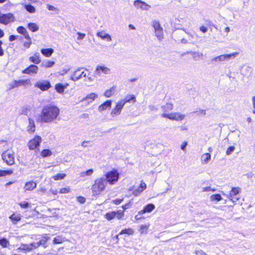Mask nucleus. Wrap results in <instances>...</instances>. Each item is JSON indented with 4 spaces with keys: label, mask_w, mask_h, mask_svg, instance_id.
Listing matches in <instances>:
<instances>
[{
    "label": "nucleus",
    "mask_w": 255,
    "mask_h": 255,
    "mask_svg": "<svg viewBox=\"0 0 255 255\" xmlns=\"http://www.w3.org/2000/svg\"><path fill=\"white\" fill-rule=\"evenodd\" d=\"M107 183L104 177L96 178L91 186L92 195L98 196L102 194L106 190Z\"/></svg>",
    "instance_id": "3"
},
{
    "label": "nucleus",
    "mask_w": 255,
    "mask_h": 255,
    "mask_svg": "<svg viewBox=\"0 0 255 255\" xmlns=\"http://www.w3.org/2000/svg\"><path fill=\"white\" fill-rule=\"evenodd\" d=\"M125 105L127 103L130 102H135L136 98L134 95H127L124 99L120 100Z\"/></svg>",
    "instance_id": "27"
},
{
    "label": "nucleus",
    "mask_w": 255,
    "mask_h": 255,
    "mask_svg": "<svg viewBox=\"0 0 255 255\" xmlns=\"http://www.w3.org/2000/svg\"><path fill=\"white\" fill-rule=\"evenodd\" d=\"M42 140V137L40 135H35L27 143L29 149L31 150L38 148Z\"/></svg>",
    "instance_id": "6"
},
{
    "label": "nucleus",
    "mask_w": 255,
    "mask_h": 255,
    "mask_svg": "<svg viewBox=\"0 0 255 255\" xmlns=\"http://www.w3.org/2000/svg\"><path fill=\"white\" fill-rule=\"evenodd\" d=\"M253 106L254 110L253 111V114H255V96L252 98Z\"/></svg>",
    "instance_id": "62"
},
{
    "label": "nucleus",
    "mask_w": 255,
    "mask_h": 255,
    "mask_svg": "<svg viewBox=\"0 0 255 255\" xmlns=\"http://www.w3.org/2000/svg\"><path fill=\"white\" fill-rule=\"evenodd\" d=\"M211 200L212 201H220L222 199V198L220 194H215L211 196L210 197Z\"/></svg>",
    "instance_id": "42"
},
{
    "label": "nucleus",
    "mask_w": 255,
    "mask_h": 255,
    "mask_svg": "<svg viewBox=\"0 0 255 255\" xmlns=\"http://www.w3.org/2000/svg\"><path fill=\"white\" fill-rule=\"evenodd\" d=\"M66 174L64 173H59L52 177V179L55 181L62 180L65 178Z\"/></svg>",
    "instance_id": "34"
},
{
    "label": "nucleus",
    "mask_w": 255,
    "mask_h": 255,
    "mask_svg": "<svg viewBox=\"0 0 255 255\" xmlns=\"http://www.w3.org/2000/svg\"><path fill=\"white\" fill-rule=\"evenodd\" d=\"M46 7L49 10H50V11H52V10H57V8L55 7L54 6L52 5H50L49 4H47L46 5Z\"/></svg>",
    "instance_id": "58"
},
{
    "label": "nucleus",
    "mask_w": 255,
    "mask_h": 255,
    "mask_svg": "<svg viewBox=\"0 0 255 255\" xmlns=\"http://www.w3.org/2000/svg\"><path fill=\"white\" fill-rule=\"evenodd\" d=\"M116 90V86H113L110 89L105 91L104 95L107 98H110L115 93Z\"/></svg>",
    "instance_id": "30"
},
{
    "label": "nucleus",
    "mask_w": 255,
    "mask_h": 255,
    "mask_svg": "<svg viewBox=\"0 0 255 255\" xmlns=\"http://www.w3.org/2000/svg\"><path fill=\"white\" fill-rule=\"evenodd\" d=\"M28 28L32 32H35L38 30V26L34 23H29L28 24Z\"/></svg>",
    "instance_id": "39"
},
{
    "label": "nucleus",
    "mask_w": 255,
    "mask_h": 255,
    "mask_svg": "<svg viewBox=\"0 0 255 255\" xmlns=\"http://www.w3.org/2000/svg\"><path fill=\"white\" fill-rule=\"evenodd\" d=\"M19 205L22 208H28L30 206V204L26 201L20 202Z\"/></svg>",
    "instance_id": "50"
},
{
    "label": "nucleus",
    "mask_w": 255,
    "mask_h": 255,
    "mask_svg": "<svg viewBox=\"0 0 255 255\" xmlns=\"http://www.w3.org/2000/svg\"><path fill=\"white\" fill-rule=\"evenodd\" d=\"M35 131V125L33 120L29 119V124L27 127V131L33 134Z\"/></svg>",
    "instance_id": "28"
},
{
    "label": "nucleus",
    "mask_w": 255,
    "mask_h": 255,
    "mask_svg": "<svg viewBox=\"0 0 255 255\" xmlns=\"http://www.w3.org/2000/svg\"><path fill=\"white\" fill-rule=\"evenodd\" d=\"M124 199V198H121V199H115V200H113L112 202V203H113L114 204H115L116 205H119L122 202H123Z\"/></svg>",
    "instance_id": "52"
},
{
    "label": "nucleus",
    "mask_w": 255,
    "mask_h": 255,
    "mask_svg": "<svg viewBox=\"0 0 255 255\" xmlns=\"http://www.w3.org/2000/svg\"><path fill=\"white\" fill-rule=\"evenodd\" d=\"M10 219L13 221V223L15 224V222L16 221V215L13 214L10 217Z\"/></svg>",
    "instance_id": "63"
},
{
    "label": "nucleus",
    "mask_w": 255,
    "mask_h": 255,
    "mask_svg": "<svg viewBox=\"0 0 255 255\" xmlns=\"http://www.w3.org/2000/svg\"><path fill=\"white\" fill-rule=\"evenodd\" d=\"M132 204V202L131 200L128 201V202L122 206V208L123 209L122 211H124V213L125 214V211L127 209L130 208Z\"/></svg>",
    "instance_id": "44"
},
{
    "label": "nucleus",
    "mask_w": 255,
    "mask_h": 255,
    "mask_svg": "<svg viewBox=\"0 0 255 255\" xmlns=\"http://www.w3.org/2000/svg\"><path fill=\"white\" fill-rule=\"evenodd\" d=\"M67 241V240L62 236H57L53 238L52 243L54 245L61 244Z\"/></svg>",
    "instance_id": "26"
},
{
    "label": "nucleus",
    "mask_w": 255,
    "mask_h": 255,
    "mask_svg": "<svg viewBox=\"0 0 255 255\" xmlns=\"http://www.w3.org/2000/svg\"><path fill=\"white\" fill-rule=\"evenodd\" d=\"M31 85V82L29 79L19 80L17 81V87L23 86L26 87Z\"/></svg>",
    "instance_id": "31"
},
{
    "label": "nucleus",
    "mask_w": 255,
    "mask_h": 255,
    "mask_svg": "<svg viewBox=\"0 0 255 255\" xmlns=\"http://www.w3.org/2000/svg\"><path fill=\"white\" fill-rule=\"evenodd\" d=\"M16 85V80H14L12 83L11 84H9L8 87V90H10V89H11L13 88H14V87Z\"/></svg>",
    "instance_id": "59"
},
{
    "label": "nucleus",
    "mask_w": 255,
    "mask_h": 255,
    "mask_svg": "<svg viewBox=\"0 0 255 255\" xmlns=\"http://www.w3.org/2000/svg\"><path fill=\"white\" fill-rule=\"evenodd\" d=\"M8 244V241L5 238L0 239V245L3 247H6Z\"/></svg>",
    "instance_id": "53"
},
{
    "label": "nucleus",
    "mask_w": 255,
    "mask_h": 255,
    "mask_svg": "<svg viewBox=\"0 0 255 255\" xmlns=\"http://www.w3.org/2000/svg\"><path fill=\"white\" fill-rule=\"evenodd\" d=\"M214 60H216V61H217V60H219V61H224V60H225V57L224 54L221 55H219V56H218L214 58Z\"/></svg>",
    "instance_id": "55"
},
{
    "label": "nucleus",
    "mask_w": 255,
    "mask_h": 255,
    "mask_svg": "<svg viewBox=\"0 0 255 255\" xmlns=\"http://www.w3.org/2000/svg\"><path fill=\"white\" fill-rule=\"evenodd\" d=\"M124 211L121 210L110 211L104 215V218L108 221H111L115 218L121 220L124 219Z\"/></svg>",
    "instance_id": "5"
},
{
    "label": "nucleus",
    "mask_w": 255,
    "mask_h": 255,
    "mask_svg": "<svg viewBox=\"0 0 255 255\" xmlns=\"http://www.w3.org/2000/svg\"><path fill=\"white\" fill-rule=\"evenodd\" d=\"M49 236L47 234H43L41 235V238L37 242L39 247L42 246L44 249L48 247V242L50 240Z\"/></svg>",
    "instance_id": "14"
},
{
    "label": "nucleus",
    "mask_w": 255,
    "mask_h": 255,
    "mask_svg": "<svg viewBox=\"0 0 255 255\" xmlns=\"http://www.w3.org/2000/svg\"><path fill=\"white\" fill-rule=\"evenodd\" d=\"M19 250L24 251L25 252H30L29 244H21L18 248Z\"/></svg>",
    "instance_id": "43"
},
{
    "label": "nucleus",
    "mask_w": 255,
    "mask_h": 255,
    "mask_svg": "<svg viewBox=\"0 0 255 255\" xmlns=\"http://www.w3.org/2000/svg\"><path fill=\"white\" fill-rule=\"evenodd\" d=\"M2 159L8 165L13 164L14 163V157L13 153L10 151H7L2 154Z\"/></svg>",
    "instance_id": "10"
},
{
    "label": "nucleus",
    "mask_w": 255,
    "mask_h": 255,
    "mask_svg": "<svg viewBox=\"0 0 255 255\" xmlns=\"http://www.w3.org/2000/svg\"><path fill=\"white\" fill-rule=\"evenodd\" d=\"M155 209V206L153 204H148L145 205L143 208L139 211L137 214L135 216V219L136 220H139L143 218L141 216L145 213H148L151 212Z\"/></svg>",
    "instance_id": "7"
},
{
    "label": "nucleus",
    "mask_w": 255,
    "mask_h": 255,
    "mask_svg": "<svg viewBox=\"0 0 255 255\" xmlns=\"http://www.w3.org/2000/svg\"><path fill=\"white\" fill-rule=\"evenodd\" d=\"M148 226L147 225H141L140 227V231L141 233H143L144 231L146 232L148 229Z\"/></svg>",
    "instance_id": "56"
},
{
    "label": "nucleus",
    "mask_w": 255,
    "mask_h": 255,
    "mask_svg": "<svg viewBox=\"0 0 255 255\" xmlns=\"http://www.w3.org/2000/svg\"><path fill=\"white\" fill-rule=\"evenodd\" d=\"M55 64V62L52 60H48L45 63H42L41 66L42 67L48 68L52 67Z\"/></svg>",
    "instance_id": "38"
},
{
    "label": "nucleus",
    "mask_w": 255,
    "mask_h": 255,
    "mask_svg": "<svg viewBox=\"0 0 255 255\" xmlns=\"http://www.w3.org/2000/svg\"><path fill=\"white\" fill-rule=\"evenodd\" d=\"M152 26L154 28L156 37L159 39H162L163 36V28L161 26L159 22L157 21H154L152 23Z\"/></svg>",
    "instance_id": "9"
},
{
    "label": "nucleus",
    "mask_w": 255,
    "mask_h": 255,
    "mask_svg": "<svg viewBox=\"0 0 255 255\" xmlns=\"http://www.w3.org/2000/svg\"><path fill=\"white\" fill-rule=\"evenodd\" d=\"M86 74L82 69H78L75 70L71 75V79L74 81H77L83 77H86Z\"/></svg>",
    "instance_id": "13"
},
{
    "label": "nucleus",
    "mask_w": 255,
    "mask_h": 255,
    "mask_svg": "<svg viewBox=\"0 0 255 255\" xmlns=\"http://www.w3.org/2000/svg\"><path fill=\"white\" fill-rule=\"evenodd\" d=\"M112 101L110 100H107L104 102L102 104L100 105L98 107V111L99 112H102L106 110L108 108H110L111 107Z\"/></svg>",
    "instance_id": "22"
},
{
    "label": "nucleus",
    "mask_w": 255,
    "mask_h": 255,
    "mask_svg": "<svg viewBox=\"0 0 255 255\" xmlns=\"http://www.w3.org/2000/svg\"><path fill=\"white\" fill-rule=\"evenodd\" d=\"M24 8L29 13H34L35 12V7L30 4H25L24 5Z\"/></svg>",
    "instance_id": "41"
},
{
    "label": "nucleus",
    "mask_w": 255,
    "mask_h": 255,
    "mask_svg": "<svg viewBox=\"0 0 255 255\" xmlns=\"http://www.w3.org/2000/svg\"><path fill=\"white\" fill-rule=\"evenodd\" d=\"M110 72V69L105 66L98 65L96 68L95 74L101 76L102 74H108Z\"/></svg>",
    "instance_id": "15"
},
{
    "label": "nucleus",
    "mask_w": 255,
    "mask_h": 255,
    "mask_svg": "<svg viewBox=\"0 0 255 255\" xmlns=\"http://www.w3.org/2000/svg\"><path fill=\"white\" fill-rule=\"evenodd\" d=\"M200 30L203 33H206L207 30H208V29L207 28L204 26V25H202L200 27Z\"/></svg>",
    "instance_id": "60"
},
{
    "label": "nucleus",
    "mask_w": 255,
    "mask_h": 255,
    "mask_svg": "<svg viewBox=\"0 0 255 255\" xmlns=\"http://www.w3.org/2000/svg\"><path fill=\"white\" fill-rule=\"evenodd\" d=\"M78 35L77 39L78 40H82L86 36V34L84 33H81L80 32H78L77 33Z\"/></svg>",
    "instance_id": "54"
},
{
    "label": "nucleus",
    "mask_w": 255,
    "mask_h": 255,
    "mask_svg": "<svg viewBox=\"0 0 255 255\" xmlns=\"http://www.w3.org/2000/svg\"><path fill=\"white\" fill-rule=\"evenodd\" d=\"M17 39H18L19 41L23 44L25 48H29L31 44V38L29 35L26 36H17Z\"/></svg>",
    "instance_id": "12"
},
{
    "label": "nucleus",
    "mask_w": 255,
    "mask_h": 255,
    "mask_svg": "<svg viewBox=\"0 0 255 255\" xmlns=\"http://www.w3.org/2000/svg\"><path fill=\"white\" fill-rule=\"evenodd\" d=\"M38 66L32 64L24 69L22 72L23 73L27 74H36L38 72Z\"/></svg>",
    "instance_id": "17"
},
{
    "label": "nucleus",
    "mask_w": 255,
    "mask_h": 255,
    "mask_svg": "<svg viewBox=\"0 0 255 255\" xmlns=\"http://www.w3.org/2000/svg\"><path fill=\"white\" fill-rule=\"evenodd\" d=\"M69 86V84L65 83L63 84L62 83H57L55 85V89L57 92L60 94L64 93L65 89Z\"/></svg>",
    "instance_id": "21"
},
{
    "label": "nucleus",
    "mask_w": 255,
    "mask_h": 255,
    "mask_svg": "<svg viewBox=\"0 0 255 255\" xmlns=\"http://www.w3.org/2000/svg\"><path fill=\"white\" fill-rule=\"evenodd\" d=\"M211 159V154L207 152L204 153L201 156V161L203 163H207Z\"/></svg>",
    "instance_id": "33"
},
{
    "label": "nucleus",
    "mask_w": 255,
    "mask_h": 255,
    "mask_svg": "<svg viewBox=\"0 0 255 255\" xmlns=\"http://www.w3.org/2000/svg\"><path fill=\"white\" fill-rule=\"evenodd\" d=\"M105 177L107 183L112 185L118 182L120 178V173L117 169L113 168L106 173Z\"/></svg>",
    "instance_id": "4"
},
{
    "label": "nucleus",
    "mask_w": 255,
    "mask_h": 255,
    "mask_svg": "<svg viewBox=\"0 0 255 255\" xmlns=\"http://www.w3.org/2000/svg\"><path fill=\"white\" fill-rule=\"evenodd\" d=\"M240 192L241 188L240 187H232L228 196L229 199L233 202L238 201L239 200V198L237 197V196Z\"/></svg>",
    "instance_id": "8"
},
{
    "label": "nucleus",
    "mask_w": 255,
    "mask_h": 255,
    "mask_svg": "<svg viewBox=\"0 0 255 255\" xmlns=\"http://www.w3.org/2000/svg\"><path fill=\"white\" fill-rule=\"evenodd\" d=\"M173 104L171 103H166L161 107L162 118H167L170 120L181 121L185 119V115L178 112L170 113L173 109Z\"/></svg>",
    "instance_id": "2"
},
{
    "label": "nucleus",
    "mask_w": 255,
    "mask_h": 255,
    "mask_svg": "<svg viewBox=\"0 0 255 255\" xmlns=\"http://www.w3.org/2000/svg\"><path fill=\"white\" fill-rule=\"evenodd\" d=\"M17 31L18 33L22 34L23 35L22 36H26V35H29L27 33L26 29L23 26H19L17 28Z\"/></svg>",
    "instance_id": "40"
},
{
    "label": "nucleus",
    "mask_w": 255,
    "mask_h": 255,
    "mask_svg": "<svg viewBox=\"0 0 255 255\" xmlns=\"http://www.w3.org/2000/svg\"><path fill=\"white\" fill-rule=\"evenodd\" d=\"M133 233H134V231L132 229L128 228V229H125L124 230H122L119 233V235L127 234L128 235H131L133 234Z\"/></svg>",
    "instance_id": "35"
},
{
    "label": "nucleus",
    "mask_w": 255,
    "mask_h": 255,
    "mask_svg": "<svg viewBox=\"0 0 255 255\" xmlns=\"http://www.w3.org/2000/svg\"><path fill=\"white\" fill-rule=\"evenodd\" d=\"M29 246L30 252L36 249H38L39 247L37 242H32L30 244H29Z\"/></svg>",
    "instance_id": "45"
},
{
    "label": "nucleus",
    "mask_w": 255,
    "mask_h": 255,
    "mask_svg": "<svg viewBox=\"0 0 255 255\" xmlns=\"http://www.w3.org/2000/svg\"><path fill=\"white\" fill-rule=\"evenodd\" d=\"M187 143L186 141H184L181 145V149L183 150H185L186 146H187Z\"/></svg>",
    "instance_id": "61"
},
{
    "label": "nucleus",
    "mask_w": 255,
    "mask_h": 255,
    "mask_svg": "<svg viewBox=\"0 0 255 255\" xmlns=\"http://www.w3.org/2000/svg\"><path fill=\"white\" fill-rule=\"evenodd\" d=\"M124 106V104L121 101H118L111 112V115L112 117H115L119 115L121 113L122 109Z\"/></svg>",
    "instance_id": "11"
},
{
    "label": "nucleus",
    "mask_w": 255,
    "mask_h": 255,
    "mask_svg": "<svg viewBox=\"0 0 255 255\" xmlns=\"http://www.w3.org/2000/svg\"><path fill=\"white\" fill-rule=\"evenodd\" d=\"M238 54H239V52H233L232 53L228 54H224V56H225V60L228 59H230L232 57H236Z\"/></svg>",
    "instance_id": "48"
},
{
    "label": "nucleus",
    "mask_w": 255,
    "mask_h": 255,
    "mask_svg": "<svg viewBox=\"0 0 255 255\" xmlns=\"http://www.w3.org/2000/svg\"><path fill=\"white\" fill-rule=\"evenodd\" d=\"M12 172V171L10 170H0V177L9 175Z\"/></svg>",
    "instance_id": "46"
},
{
    "label": "nucleus",
    "mask_w": 255,
    "mask_h": 255,
    "mask_svg": "<svg viewBox=\"0 0 255 255\" xmlns=\"http://www.w3.org/2000/svg\"><path fill=\"white\" fill-rule=\"evenodd\" d=\"M97 36L100 37L101 39L106 40L108 41H112L111 36L109 34L106 33L104 31L98 32Z\"/></svg>",
    "instance_id": "23"
},
{
    "label": "nucleus",
    "mask_w": 255,
    "mask_h": 255,
    "mask_svg": "<svg viewBox=\"0 0 255 255\" xmlns=\"http://www.w3.org/2000/svg\"><path fill=\"white\" fill-rule=\"evenodd\" d=\"M98 97V95L95 93H91L88 94L84 99L88 102H92Z\"/></svg>",
    "instance_id": "32"
},
{
    "label": "nucleus",
    "mask_w": 255,
    "mask_h": 255,
    "mask_svg": "<svg viewBox=\"0 0 255 255\" xmlns=\"http://www.w3.org/2000/svg\"><path fill=\"white\" fill-rule=\"evenodd\" d=\"M235 149V147L233 145L229 146L228 148H227L226 153L227 155H230L231 154L232 152H233Z\"/></svg>",
    "instance_id": "51"
},
{
    "label": "nucleus",
    "mask_w": 255,
    "mask_h": 255,
    "mask_svg": "<svg viewBox=\"0 0 255 255\" xmlns=\"http://www.w3.org/2000/svg\"><path fill=\"white\" fill-rule=\"evenodd\" d=\"M29 60L31 62L35 64L40 63L41 61L40 54L39 53H35L33 55L29 57Z\"/></svg>",
    "instance_id": "24"
},
{
    "label": "nucleus",
    "mask_w": 255,
    "mask_h": 255,
    "mask_svg": "<svg viewBox=\"0 0 255 255\" xmlns=\"http://www.w3.org/2000/svg\"><path fill=\"white\" fill-rule=\"evenodd\" d=\"M134 5L137 8L142 9H147L150 6L146 4L144 1L141 0H135L133 2Z\"/></svg>",
    "instance_id": "20"
},
{
    "label": "nucleus",
    "mask_w": 255,
    "mask_h": 255,
    "mask_svg": "<svg viewBox=\"0 0 255 255\" xmlns=\"http://www.w3.org/2000/svg\"><path fill=\"white\" fill-rule=\"evenodd\" d=\"M41 52L45 57H49L54 52V49L52 48H43L41 49Z\"/></svg>",
    "instance_id": "29"
},
{
    "label": "nucleus",
    "mask_w": 255,
    "mask_h": 255,
    "mask_svg": "<svg viewBox=\"0 0 255 255\" xmlns=\"http://www.w3.org/2000/svg\"><path fill=\"white\" fill-rule=\"evenodd\" d=\"M77 201L79 203L83 204L85 202V198L83 196H80L77 197Z\"/></svg>",
    "instance_id": "57"
},
{
    "label": "nucleus",
    "mask_w": 255,
    "mask_h": 255,
    "mask_svg": "<svg viewBox=\"0 0 255 255\" xmlns=\"http://www.w3.org/2000/svg\"><path fill=\"white\" fill-rule=\"evenodd\" d=\"M70 192V188L69 187L62 188L60 189L59 193L61 194H66Z\"/></svg>",
    "instance_id": "47"
},
{
    "label": "nucleus",
    "mask_w": 255,
    "mask_h": 255,
    "mask_svg": "<svg viewBox=\"0 0 255 255\" xmlns=\"http://www.w3.org/2000/svg\"><path fill=\"white\" fill-rule=\"evenodd\" d=\"M40 154L43 157H45L51 156L52 155V152L50 149H44L42 150Z\"/></svg>",
    "instance_id": "37"
},
{
    "label": "nucleus",
    "mask_w": 255,
    "mask_h": 255,
    "mask_svg": "<svg viewBox=\"0 0 255 255\" xmlns=\"http://www.w3.org/2000/svg\"><path fill=\"white\" fill-rule=\"evenodd\" d=\"M16 39V36L14 35H11L9 37V40L10 41H12Z\"/></svg>",
    "instance_id": "64"
},
{
    "label": "nucleus",
    "mask_w": 255,
    "mask_h": 255,
    "mask_svg": "<svg viewBox=\"0 0 255 255\" xmlns=\"http://www.w3.org/2000/svg\"><path fill=\"white\" fill-rule=\"evenodd\" d=\"M94 172L93 169H89L85 171H83L80 173V176L82 177H84L86 176H91Z\"/></svg>",
    "instance_id": "36"
},
{
    "label": "nucleus",
    "mask_w": 255,
    "mask_h": 255,
    "mask_svg": "<svg viewBox=\"0 0 255 255\" xmlns=\"http://www.w3.org/2000/svg\"><path fill=\"white\" fill-rule=\"evenodd\" d=\"M35 86L42 91H46L51 87V84L49 81L46 80L36 83Z\"/></svg>",
    "instance_id": "16"
},
{
    "label": "nucleus",
    "mask_w": 255,
    "mask_h": 255,
    "mask_svg": "<svg viewBox=\"0 0 255 255\" xmlns=\"http://www.w3.org/2000/svg\"><path fill=\"white\" fill-rule=\"evenodd\" d=\"M36 186L37 184L36 182L33 181H30L25 183L24 188L26 191H31L36 188Z\"/></svg>",
    "instance_id": "25"
},
{
    "label": "nucleus",
    "mask_w": 255,
    "mask_h": 255,
    "mask_svg": "<svg viewBox=\"0 0 255 255\" xmlns=\"http://www.w3.org/2000/svg\"><path fill=\"white\" fill-rule=\"evenodd\" d=\"M238 54H239V52H233L232 53L228 54H224V56H225V60L228 59H230L232 57H236Z\"/></svg>",
    "instance_id": "49"
},
{
    "label": "nucleus",
    "mask_w": 255,
    "mask_h": 255,
    "mask_svg": "<svg viewBox=\"0 0 255 255\" xmlns=\"http://www.w3.org/2000/svg\"><path fill=\"white\" fill-rule=\"evenodd\" d=\"M60 115L59 108L53 104L44 106L38 116L36 122L37 123H50L57 120Z\"/></svg>",
    "instance_id": "1"
},
{
    "label": "nucleus",
    "mask_w": 255,
    "mask_h": 255,
    "mask_svg": "<svg viewBox=\"0 0 255 255\" xmlns=\"http://www.w3.org/2000/svg\"><path fill=\"white\" fill-rule=\"evenodd\" d=\"M13 16L11 13L2 14L0 15V22L4 24H7L10 21L13 20Z\"/></svg>",
    "instance_id": "18"
},
{
    "label": "nucleus",
    "mask_w": 255,
    "mask_h": 255,
    "mask_svg": "<svg viewBox=\"0 0 255 255\" xmlns=\"http://www.w3.org/2000/svg\"><path fill=\"white\" fill-rule=\"evenodd\" d=\"M140 187L142 188L141 190L138 188L135 189L132 188V194L134 196H137L139 195L142 193V192L146 188V185L143 181L140 182Z\"/></svg>",
    "instance_id": "19"
}]
</instances>
